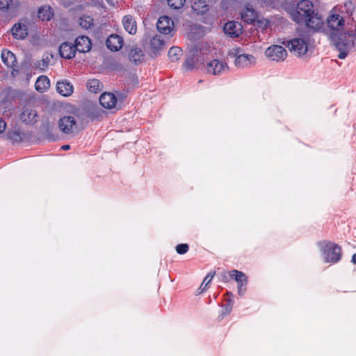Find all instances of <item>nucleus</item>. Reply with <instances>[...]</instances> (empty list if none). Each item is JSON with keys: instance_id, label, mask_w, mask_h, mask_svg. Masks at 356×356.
I'll return each instance as SVG.
<instances>
[{"instance_id": "17", "label": "nucleus", "mask_w": 356, "mask_h": 356, "mask_svg": "<svg viewBox=\"0 0 356 356\" xmlns=\"http://www.w3.org/2000/svg\"><path fill=\"white\" fill-rule=\"evenodd\" d=\"M123 43L122 38L115 34L111 35L106 40L107 47L113 51H119L122 47Z\"/></svg>"}, {"instance_id": "30", "label": "nucleus", "mask_w": 356, "mask_h": 356, "mask_svg": "<svg viewBox=\"0 0 356 356\" xmlns=\"http://www.w3.org/2000/svg\"><path fill=\"white\" fill-rule=\"evenodd\" d=\"M181 55V49L177 47H171L168 51V57L172 62L177 60Z\"/></svg>"}, {"instance_id": "25", "label": "nucleus", "mask_w": 356, "mask_h": 356, "mask_svg": "<svg viewBox=\"0 0 356 356\" xmlns=\"http://www.w3.org/2000/svg\"><path fill=\"white\" fill-rule=\"evenodd\" d=\"M53 10L49 6H42L38 10V17L42 21H49L53 17Z\"/></svg>"}, {"instance_id": "39", "label": "nucleus", "mask_w": 356, "mask_h": 356, "mask_svg": "<svg viewBox=\"0 0 356 356\" xmlns=\"http://www.w3.org/2000/svg\"><path fill=\"white\" fill-rule=\"evenodd\" d=\"M264 25V27L266 28L268 26L269 22L266 19H262L258 22Z\"/></svg>"}, {"instance_id": "28", "label": "nucleus", "mask_w": 356, "mask_h": 356, "mask_svg": "<svg viewBox=\"0 0 356 356\" xmlns=\"http://www.w3.org/2000/svg\"><path fill=\"white\" fill-rule=\"evenodd\" d=\"M229 274L230 277L234 278L237 282L238 284H247V277L243 272L234 270L230 271Z\"/></svg>"}, {"instance_id": "29", "label": "nucleus", "mask_w": 356, "mask_h": 356, "mask_svg": "<svg viewBox=\"0 0 356 356\" xmlns=\"http://www.w3.org/2000/svg\"><path fill=\"white\" fill-rule=\"evenodd\" d=\"M87 88L90 92L97 93L102 90V86L99 80L93 79L88 81Z\"/></svg>"}, {"instance_id": "43", "label": "nucleus", "mask_w": 356, "mask_h": 356, "mask_svg": "<svg viewBox=\"0 0 356 356\" xmlns=\"http://www.w3.org/2000/svg\"><path fill=\"white\" fill-rule=\"evenodd\" d=\"M207 287H205V285H203V286H200V289L201 290V291H204L205 289H206Z\"/></svg>"}, {"instance_id": "20", "label": "nucleus", "mask_w": 356, "mask_h": 356, "mask_svg": "<svg viewBox=\"0 0 356 356\" xmlns=\"http://www.w3.org/2000/svg\"><path fill=\"white\" fill-rule=\"evenodd\" d=\"M122 24L124 29L131 35H134L137 31V24L135 19L131 15H126L123 17Z\"/></svg>"}, {"instance_id": "5", "label": "nucleus", "mask_w": 356, "mask_h": 356, "mask_svg": "<svg viewBox=\"0 0 356 356\" xmlns=\"http://www.w3.org/2000/svg\"><path fill=\"white\" fill-rule=\"evenodd\" d=\"M287 47L295 56H304L308 51L307 40L302 38H296L287 42Z\"/></svg>"}, {"instance_id": "26", "label": "nucleus", "mask_w": 356, "mask_h": 356, "mask_svg": "<svg viewBox=\"0 0 356 356\" xmlns=\"http://www.w3.org/2000/svg\"><path fill=\"white\" fill-rule=\"evenodd\" d=\"M192 8L197 15H203L208 10V5L204 0H197L194 2Z\"/></svg>"}, {"instance_id": "7", "label": "nucleus", "mask_w": 356, "mask_h": 356, "mask_svg": "<svg viewBox=\"0 0 356 356\" xmlns=\"http://www.w3.org/2000/svg\"><path fill=\"white\" fill-rule=\"evenodd\" d=\"M265 55L270 60L280 62L286 58L287 51L280 45H271L265 51Z\"/></svg>"}, {"instance_id": "8", "label": "nucleus", "mask_w": 356, "mask_h": 356, "mask_svg": "<svg viewBox=\"0 0 356 356\" xmlns=\"http://www.w3.org/2000/svg\"><path fill=\"white\" fill-rule=\"evenodd\" d=\"M327 23L331 29L338 31L343 27L345 21L339 10L333 8L327 18Z\"/></svg>"}, {"instance_id": "1", "label": "nucleus", "mask_w": 356, "mask_h": 356, "mask_svg": "<svg viewBox=\"0 0 356 356\" xmlns=\"http://www.w3.org/2000/svg\"><path fill=\"white\" fill-rule=\"evenodd\" d=\"M314 5L309 0H301L296 6L289 7L287 12L291 17L297 23H303V21L313 14Z\"/></svg>"}, {"instance_id": "42", "label": "nucleus", "mask_w": 356, "mask_h": 356, "mask_svg": "<svg viewBox=\"0 0 356 356\" xmlns=\"http://www.w3.org/2000/svg\"><path fill=\"white\" fill-rule=\"evenodd\" d=\"M106 1L111 6H115V2L113 0H106Z\"/></svg>"}, {"instance_id": "10", "label": "nucleus", "mask_w": 356, "mask_h": 356, "mask_svg": "<svg viewBox=\"0 0 356 356\" xmlns=\"http://www.w3.org/2000/svg\"><path fill=\"white\" fill-rule=\"evenodd\" d=\"M174 22L168 16L161 17L157 22L158 31L163 34H170L174 30Z\"/></svg>"}, {"instance_id": "36", "label": "nucleus", "mask_w": 356, "mask_h": 356, "mask_svg": "<svg viewBox=\"0 0 356 356\" xmlns=\"http://www.w3.org/2000/svg\"><path fill=\"white\" fill-rule=\"evenodd\" d=\"M213 277V275L208 274L204 279V280L202 283V286L205 285V287H207V285L211 282Z\"/></svg>"}, {"instance_id": "31", "label": "nucleus", "mask_w": 356, "mask_h": 356, "mask_svg": "<svg viewBox=\"0 0 356 356\" xmlns=\"http://www.w3.org/2000/svg\"><path fill=\"white\" fill-rule=\"evenodd\" d=\"M93 24V19L88 15H83L79 18V25L85 29H89Z\"/></svg>"}, {"instance_id": "40", "label": "nucleus", "mask_w": 356, "mask_h": 356, "mask_svg": "<svg viewBox=\"0 0 356 356\" xmlns=\"http://www.w3.org/2000/svg\"><path fill=\"white\" fill-rule=\"evenodd\" d=\"M61 149H63V150H67V149H70V145H63L61 147Z\"/></svg>"}, {"instance_id": "37", "label": "nucleus", "mask_w": 356, "mask_h": 356, "mask_svg": "<svg viewBox=\"0 0 356 356\" xmlns=\"http://www.w3.org/2000/svg\"><path fill=\"white\" fill-rule=\"evenodd\" d=\"M246 284H238V293L241 296H243L245 293V291L246 289V288H245Z\"/></svg>"}, {"instance_id": "2", "label": "nucleus", "mask_w": 356, "mask_h": 356, "mask_svg": "<svg viewBox=\"0 0 356 356\" xmlns=\"http://www.w3.org/2000/svg\"><path fill=\"white\" fill-rule=\"evenodd\" d=\"M335 46L339 52L338 57L344 59L351 50L356 48V31L342 33Z\"/></svg>"}, {"instance_id": "32", "label": "nucleus", "mask_w": 356, "mask_h": 356, "mask_svg": "<svg viewBox=\"0 0 356 356\" xmlns=\"http://www.w3.org/2000/svg\"><path fill=\"white\" fill-rule=\"evenodd\" d=\"M197 60L195 57H188L184 63V68L186 70H191L196 67Z\"/></svg>"}, {"instance_id": "34", "label": "nucleus", "mask_w": 356, "mask_h": 356, "mask_svg": "<svg viewBox=\"0 0 356 356\" xmlns=\"http://www.w3.org/2000/svg\"><path fill=\"white\" fill-rule=\"evenodd\" d=\"M188 245L186 243L179 244L176 246V251L178 254H183L188 252Z\"/></svg>"}, {"instance_id": "24", "label": "nucleus", "mask_w": 356, "mask_h": 356, "mask_svg": "<svg viewBox=\"0 0 356 356\" xmlns=\"http://www.w3.org/2000/svg\"><path fill=\"white\" fill-rule=\"evenodd\" d=\"M151 48L154 54L159 53L165 47L163 39L160 35H156L150 42Z\"/></svg>"}, {"instance_id": "14", "label": "nucleus", "mask_w": 356, "mask_h": 356, "mask_svg": "<svg viewBox=\"0 0 356 356\" xmlns=\"http://www.w3.org/2000/svg\"><path fill=\"white\" fill-rule=\"evenodd\" d=\"M56 90L60 95L68 97L73 93L74 87L71 82L66 79H63L57 81Z\"/></svg>"}, {"instance_id": "15", "label": "nucleus", "mask_w": 356, "mask_h": 356, "mask_svg": "<svg viewBox=\"0 0 356 356\" xmlns=\"http://www.w3.org/2000/svg\"><path fill=\"white\" fill-rule=\"evenodd\" d=\"M99 102L103 107L108 109L117 106V99L111 92H104L99 97Z\"/></svg>"}, {"instance_id": "27", "label": "nucleus", "mask_w": 356, "mask_h": 356, "mask_svg": "<svg viewBox=\"0 0 356 356\" xmlns=\"http://www.w3.org/2000/svg\"><path fill=\"white\" fill-rule=\"evenodd\" d=\"M130 60L137 64L143 59V53L140 48L132 49L129 53Z\"/></svg>"}, {"instance_id": "22", "label": "nucleus", "mask_w": 356, "mask_h": 356, "mask_svg": "<svg viewBox=\"0 0 356 356\" xmlns=\"http://www.w3.org/2000/svg\"><path fill=\"white\" fill-rule=\"evenodd\" d=\"M50 87V81L47 76H40L35 81V90L40 92L47 91Z\"/></svg>"}, {"instance_id": "4", "label": "nucleus", "mask_w": 356, "mask_h": 356, "mask_svg": "<svg viewBox=\"0 0 356 356\" xmlns=\"http://www.w3.org/2000/svg\"><path fill=\"white\" fill-rule=\"evenodd\" d=\"M228 56L234 58V65L238 68L251 67L256 63L255 58L248 54H244L239 47H234L229 49Z\"/></svg>"}, {"instance_id": "9", "label": "nucleus", "mask_w": 356, "mask_h": 356, "mask_svg": "<svg viewBox=\"0 0 356 356\" xmlns=\"http://www.w3.org/2000/svg\"><path fill=\"white\" fill-rule=\"evenodd\" d=\"M206 70L207 73L213 75H220L228 70V66L223 60L213 59L207 63Z\"/></svg>"}, {"instance_id": "6", "label": "nucleus", "mask_w": 356, "mask_h": 356, "mask_svg": "<svg viewBox=\"0 0 356 356\" xmlns=\"http://www.w3.org/2000/svg\"><path fill=\"white\" fill-rule=\"evenodd\" d=\"M29 26L30 22L28 19H20L11 29L13 36L17 40L25 39L29 34Z\"/></svg>"}, {"instance_id": "12", "label": "nucleus", "mask_w": 356, "mask_h": 356, "mask_svg": "<svg viewBox=\"0 0 356 356\" xmlns=\"http://www.w3.org/2000/svg\"><path fill=\"white\" fill-rule=\"evenodd\" d=\"M58 127L64 134H70L76 127V121L72 116H64L59 120Z\"/></svg>"}, {"instance_id": "19", "label": "nucleus", "mask_w": 356, "mask_h": 356, "mask_svg": "<svg viewBox=\"0 0 356 356\" xmlns=\"http://www.w3.org/2000/svg\"><path fill=\"white\" fill-rule=\"evenodd\" d=\"M37 112L32 108L26 107L20 115L22 121L26 124H33L37 121Z\"/></svg>"}, {"instance_id": "38", "label": "nucleus", "mask_w": 356, "mask_h": 356, "mask_svg": "<svg viewBox=\"0 0 356 356\" xmlns=\"http://www.w3.org/2000/svg\"><path fill=\"white\" fill-rule=\"evenodd\" d=\"M6 127V124L4 120L0 118V134L4 131Z\"/></svg>"}, {"instance_id": "41", "label": "nucleus", "mask_w": 356, "mask_h": 356, "mask_svg": "<svg viewBox=\"0 0 356 356\" xmlns=\"http://www.w3.org/2000/svg\"><path fill=\"white\" fill-rule=\"evenodd\" d=\"M352 262L355 264H356V253L353 255L352 257Z\"/></svg>"}, {"instance_id": "13", "label": "nucleus", "mask_w": 356, "mask_h": 356, "mask_svg": "<svg viewBox=\"0 0 356 356\" xmlns=\"http://www.w3.org/2000/svg\"><path fill=\"white\" fill-rule=\"evenodd\" d=\"M92 43L90 38L85 35L79 36L76 38L74 42V47L76 51L81 53H86L91 49Z\"/></svg>"}, {"instance_id": "23", "label": "nucleus", "mask_w": 356, "mask_h": 356, "mask_svg": "<svg viewBox=\"0 0 356 356\" xmlns=\"http://www.w3.org/2000/svg\"><path fill=\"white\" fill-rule=\"evenodd\" d=\"M241 15L242 19L248 24L253 22L257 17L256 12L252 7L249 6H247L243 9Z\"/></svg>"}, {"instance_id": "11", "label": "nucleus", "mask_w": 356, "mask_h": 356, "mask_svg": "<svg viewBox=\"0 0 356 356\" xmlns=\"http://www.w3.org/2000/svg\"><path fill=\"white\" fill-rule=\"evenodd\" d=\"M303 23H305L308 28L314 31H320L323 28L324 20L314 10L313 14L310 15L305 21H303Z\"/></svg>"}, {"instance_id": "3", "label": "nucleus", "mask_w": 356, "mask_h": 356, "mask_svg": "<svg viewBox=\"0 0 356 356\" xmlns=\"http://www.w3.org/2000/svg\"><path fill=\"white\" fill-rule=\"evenodd\" d=\"M318 246L325 262L336 263L341 259V250L337 244L330 241H320Z\"/></svg>"}, {"instance_id": "33", "label": "nucleus", "mask_w": 356, "mask_h": 356, "mask_svg": "<svg viewBox=\"0 0 356 356\" xmlns=\"http://www.w3.org/2000/svg\"><path fill=\"white\" fill-rule=\"evenodd\" d=\"M185 2V0H168V6L173 9L181 8Z\"/></svg>"}, {"instance_id": "16", "label": "nucleus", "mask_w": 356, "mask_h": 356, "mask_svg": "<svg viewBox=\"0 0 356 356\" xmlns=\"http://www.w3.org/2000/svg\"><path fill=\"white\" fill-rule=\"evenodd\" d=\"M225 33L231 37H238L242 33V26L236 22H229L224 26Z\"/></svg>"}, {"instance_id": "21", "label": "nucleus", "mask_w": 356, "mask_h": 356, "mask_svg": "<svg viewBox=\"0 0 356 356\" xmlns=\"http://www.w3.org/2000/svg\"><path fill=\"white\" fill-rule=\"evenodd\" d=\"M1 60L8 67L14 68L16 66L17 60L15 56L8 50L4 49L2 51Z\"/></svg>"}, {"instance_id": "18", "label": "nucleus", "mask_w": 356, "mask_h": 356, "mask_svg": "<svg viewBox=\"0 0 356 356\" xmlns=\"http://www.w3.org/2000/svg\"><path fill=\"white\" fill-rule=\"evenodd\" d=\"M74 45L69 42H63L59 47V53L62 58L70 59L75 56Z\"/></svg>"}, {"instance_id": "35", "label": "nucleus", "mask_w": 356, "mask_h": 356, "mask_svg": "<svg viewBox=\"0 0 356 356\" xmlns=\"http://www.w3.org/2000/svg\"><path fill=\"white\" fill-rule=\"evenodd\" d=\"M12 2V0H0V10H7Z\"/></svg>"}]
</instances>
